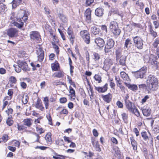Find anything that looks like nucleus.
<instances>
[{
    "mask_svg": "<svg viewBox=\"0 0 159 159\" xmlns=\"http://www.w3.org/2000/svg\"><path fill=\"white\" fill-rule=\"evenodd\" d=\"M68 80H69V83L71 85H72L73 87H75V85L74 83L73 82H72V80L71 79V78L69 76H68Z\"/></svg>",
    "mask_w": 159,
    "mask_h": 159,
    "instance_id": "obj_63",
    "label": "nucleus"
},
{
    "mask_svg": "<svg viewBox=\"0 0 159 159\" xmlns=\"http://www.w3.org/2000/svg\"><path fill=\"white\" fill-rule=\"evenodd\" d=\"M59 67V65L57 62L52 65V69L53 71H56L57 70Z\"/></svg>",
    "mask_w": 159,
    "mask_h": 159,
    "instance_id": "obj_43",
    "label": "nucleus"
},
{
    "mask_svg": "<svg viewBox=\"0 0 159 159\" xmlns=\"http://www.w3.org/2000/svg\"><path fill=\"white\" fill-rule=\"evenodd\" d=\"M36 131L39 134H41L45 132L44 130L42 128H39V127H37L36 128Z\"/></svg>",
    "mask_w": 159,
    "mask_h": 159,
    "instance_id": "obj_54",
    "label": "nucleus"
},
{
    "mask_svg": "<svg viewBox=\"0 0 159 159\" xmlns=\"http://www.w3.org/2000/svg\"><path fill=\"white\" fill-rule=\"evenodd\" d=\"M38 55V60L39 62H42L44 58V52L40 47L37 50Z\"/></svg>",
    "mask_w": 159,
    "mask_h": 159,
    "instance_id": "obj_13",
    "label": "nucleus"
},
{
    "mask_svg": "<svg viewBox=\"0 0 159 159\" xmlns=\"http://www.w3.org/2000/svg\"><path fill=\"white\" fill-rule=\"evenodd\" d=\"M52 44L53 46L54 49H55V51L56 53L57 54H58L59 52V47L57 45H56L53 42H52Z\"/></svg>",
    "mask_w": 159,
    "mask_h": 159,
    "instance_id": "obj_45",
    "label": "nucleus"
},
{
    "mask_svg": "<svg viewBox=\"0 0 159 159\" xmlns=\"http://www.w3.org/2000/svg\"><path fill=\"white\" fill-rule=\"evenodd\" d=\"M61 114H64L67 115L68 113V111L65 109H62V110L60 112Z\"/></svg>",
    "mask_w": 159,
    "mask_h": 159,
    "instance_id": "obj_62",
    "label": "nucleus"
},
{
    "mask_svg": "<svg viewBox=\"0 0 159 159\" xmlns=\"http://www.w3.org/2000/svg\"><path fill=\"white\" fill-rule=\"evenodd\" d=\"M130 112L133 113L137 117L139 116L140 115L139 111L135 107L133 108V110H132V111H130Z\"/></svg>",
    "mask_w": 159,
    "mask_h": 159,
    "instance_id": "obj_49",
    "label": "nucleus"
},
{
    "mask_svg": "<svg viewBox=\"0 0 159 159\" xmlns=\"http://www.w3.org/2000/svg\"><path fill=\"white\" fill-rule=\"evenodd\" d=\"M30 36L32 39L35 41L37 43L39 42L41 39L40 35L37 31H32L30 32Z\"/></svg>",
    "mask_w": 159,
    "mask_h": 159,
    "instance_id": "obj_8",
    "label": "nucleus"
},
{
    "mask_svg": "<svg viewBox=\"0 0 159 159\" xmlns=\"http://www.w3.org/2000/svg\"><path fill=\"white\" fill-rule=\"evenodd\" d=\"M115 150L116 154V155L118 158H120L121 156V154L119 148L118 147H116L115 148Z\"/></svg>",
    "mask_w": 159,
    "mask_h": 159,
    "instance_id": "obj_46",
    "label": "nucleus"
},
{
    "mask_svg": "<svg viewBox=\"0 0 159 159\" xmlns=\"http://www.w3.org/2000/svg\"><path fill=\"white\" fill-rule=\"evenodd\" d=\"M126 108L130 112L133 110V108L135 107L134 105L129 100H126L125 102Z\"/></svg>",
    "mask_w": 159,
    "mask_h": 159,
    "instance_id": "obj_20",
    "label": "nucleus"
},
{
    "mask_svg": "<svg viewBox=\"0 0 159 159\" xmlns=\"http://www.w3.org/2000/svg\"><path fill=\"white\" fill-rule=\"evenodd\" d=\"M121 77L124 81H129L130 79L128 75L124 71H122L120 73Z\"/></svg>",
    "mask_w": 159,
    "mask_h": 159,
    "instance_id": "obj_27",
    "label": "nucleus"
},
{
    "mask_svg": "<svg viewBox=\"0 0 159 159\" xmlns=\"http://www.w3.org/2000/svg\"><path fill=\"white\" fill-rule=\"evenodd\" d=\"M35 107L36 108L39 109L42 111H43L44 109V107L42 106L41 102L40 100H37Z\"/></svg>",
    "mask_w": 159,
    "mask_h": 159,
    "instance_id": "obj_29",
    "label": "nucleus"
},
{
    "mask_svg": "<svg viewBox=\"0 0 159 159\" xmlns=\"http://www.w3.org/2000/svg\"><path fill=\"white\" fill-rule=\"evenodd\" d=\"M133 39L135 47L138 49H142L143 48V41L142 38L140 36H136L133 37Z\"/></svg>",
    "mask_w": 159,
    "mask_h": 159,
    "instance_id": "obj_5",
    "label": "nucleus"
},
{
    "mask_svg": "<svg viewBox=\"0 0 159 159\" xmlns=\"http://www.w3.org/2000/svg\"><path fill=\"white\" fill-rule=\"evenodd\" d=\"M34 134L35 135V137H36V139L35 141V142H37L41 143L42 144L46 145V144H44L43 143H41L40 141H39V139L40 138V136L39 135V134H37L36 133H34Z\"/></svg>",
    "mask_w": 159,
    "mask_h": 159,
    "instance_id": "obj_51",
    "label": "nucleus"
},
{
    "mask_svg": "<svg viewBox=\"0 0 159 159\" xmlns=\"http://www.w3.org/2000/svg\"><path fill=\"white\" fill-rule=\"evenodd\" d=\"M157 56L153 54H151L150 55L148 62L157 66L159 64V62L157 61Z\"/></svg>",
    "mask_w": 159,
    "mask_h": 159,
    "instance_id": "obj_11",
    "label": "nucleus"
},
{
    "mask_svg": "<svg viewBox=\"0 0 159 159\" xmlns=\"http://www.w3.org/2000/svg\"><path fill=\"white\" fill-rule=\"evenodd\" d=\"M28 99V96L26 95H24L22 98V102L24 104H25L27 103Z\"/></svg>",
    "mask_w": 159,
    "mask_h": 159,
    "instance_id": "obj_42",
    "label": "nucleus"
},
{
    "mask_svg": "<svg viewBox=\"0 0 159 159\" xmlns=\"http://www.w3.org/2000/svg\"><path fill=\"white\" fill-rule=\"evenodd\" d=\"M110 29L111 31L115 35L118 36L120 34V30L118 27L117 23L115 21L111 22Z\"/></svg>",
    "mask_w": 159,
    "mask_h": 159,
    "instance_id": "obj_4",
    "label": "nucleus"
},
{
    "mask_svg": "<svg viewBox=\"0 0 159 159\" xmlns=\"http://www.w3.org/2000/svg\"><path fill=\"white\" fill-rule=\"evenodd\" d=\"M58 30L59 32V33L61 35V37L62 38L63 40H65L66 38L65 37V36L64 35V34L63 32L61 30L59 29H58Z\"/></svg>",
    "mask_w": 159,
    "mask_h": 159,
    "instance_id": "obj_56",
    "label": "nucleus"
},
{
    "mask_svg": "<svg viewBox=\"0 0 159 159\" xmlns=\"http://www.w3.org/2000/svg\"><path fill=\"white\" fill-rule=\"evenodd\" d=\"M104 10L101 7H99L95 10V14L97 16L102 17L104 14Z\"/></svg>",
    "mask_w": 159,
    "mask_h": 159,
    "instance_id": "obj_16",
    "label": "nucleus"
},
{
    "mask_svg": "<svg viewBox=\"0 0 159 159\" xmlns=\"http://www.w3.org/2000/svg\"><path fill=\"white\" fill-rule=\"evenodd\" d=\"M126 60V57L125 56H123L121 57L119 60V65L122 66H125L126 65L125 61Z\"/></svg>",
    "mask_w": 159,
    "mask_h": 159,
    "instance_id": "obj_32",
    "label": "nucleus"
},
{
    "mask_svg": "<svg viewBox=\"0 0 159 159\" xmlns=\"http://www.w3.org/2000/svg\"><path fill=\"white\" fill-rule=\"evenodd\" d=\"M22 2V0H13L12 2V8L14 9L16 7L17 5L20 4Z\"/></svg>",
    "mask_w": 159,
    "mask_h": 159,
    "instance_id": "obj_30",
    "label": "nucleus"
},
{
    "mask_svg": "<svg viewBox=\"0 0 159 159\" xmlns=\"http://www.w3.org/2000/svg\"><path fill=\"white\" fill-rule=\"evenodd\" d=\"M159 45V38L156 39L152 43V45L154 48H157Z\"/></svg>",
    "mask_w": 159,
    "mask_h": 159,
    "instance_id": "obj_39",
    "label": "nucleus"
},
{
    "mask_svg": "<svg viewBox=\"0 0 159 159\" xmlns=\"http://www.w3.org/2000/svg\"><path fill=\"white\" fill-rule=\"evenodd\" d=\"M127 87L129 89H131L133 91H135L137 90L138 87L137 85L135 84H128L127 85Z\"/></svg>",
    "mask_w": 159,
    "mask_h": 159,
    "instance_id": "obj_37",
    "label": "nucleus"
},
{
    "mask_svg": "<svg viewBox=\"0 0 159 159\" xmlns=\"http://www.w3.org/2000/svg\"><path fill=\"white\" fill-rule=\"evenodd\" d=\"M149 34L154 38L156 37L157 35V33L153 30V28L151 25L148 26Z\"/></svg>",
    "mask_w": 159,
    "mask_h": 159,
    "instance_id": "obj_25",
    "label": "nucleus"
},
{
    "mask_svg": "<svg viewBox=\"0 0 159 159\" xmlns=\"http://www.w3.org/2000/svg\"><path fill=\"white\" fill-rule=\"evenodd\" d=\"M122 49L120 48H118L116 49L115 54L116 61H118L122 57Z\"/></svg>",
    "mask_w": 159,
    "mask_h": 159,
    "instance_id": "obj_19",
    "label": "nucleus"
},
{
    "mask_svg": "<svg viewBox=\"0 0 159 159\" xmlns=\"http://www.w3.org/2000/svg\"><path fill=\"white\" fill-rule=\"evenodd\" d=\"M141 135L142 137L143 138V139L145 141H147V140L149 139V135H150V134L149 132H148V134L146 131L143 132L141 133Z\"/></svg>",
    "mask_w": 159,
    "mask_h": 159,
    "instance_id": "obj_28",
    "label": "nucleus"
},
{
    "mask_svg": "<svg viewBox=\"0 0 159 159\" xmlns=\"http://www.w3.org/2000/svg\"><path fill=\"white\" fill-rule=\"evenodd\" d=\"M93 59L96 62L98 61L100 58V55L96 52H93Z\"/></svg>",
    "mask_w": 159,
    "mask_h": 159,
    "instance_id": "obj_40",
    "label": "nucleus"
},
{
    "mask_svg": "<svg viewBox=\"0 0 159 159\" xmlns=\"http://www.w3.org/2000/svg\"><path fill=\"white\" fill-rule=\"evenodd\" d=\"M7 11L6 6L2 3H0V14H2L5 13Z\"/></svg>",
    "mask_w": 159,
    "mask_h": 159,
    "instance_id": "obj_33",
    "label": "nucleus"
},
{
    "mask_svg": "<svg viewBox=\"0 0 159 159\" xmlns=\"http://www.w3.org/2000/svg\"><path fill=\"white\" fill-rule=\"evenodd\" d=\"M28 16L25 11L20 9L18 11L16 17L17 21L18 22L14 21L12 23L13 25L17 27L19 29H21L23 26L24 23L22 21L25 22L27 20Z\"/></svg>",
    "mask_w": 159,
    "mask_h": 159,
    "instance_id": "obj_1",
    "label": "nucleus"
},
{
    "mask_svg": "<svg viewBox=\"0 0 159 159\" xmlns=\"http://www.w3.org/2000/svg\"><path fill=\"white\" fill-rule=\"evenodd\" d=\"M14 67L15 68V71L17 73H19L21 71V68L20 66H19V65H16L15 66L14 65Z\"/></svg>",
    "mask_w": 159,
    "mask_h": 159,
    "instance_id": "obj_53",
    "label": "nucleus"
},
{
    "mask_svg": "<svg viewBox=\"0 0 159 159\" xmlns=\"http://www.w3.org/2000/svg\"><path fill=\"white\" fill-rule=\"evenodd\" d=\"M47 117L49 121V124L50 125H52V120L50 116V114H49L48 116H47Z\"/></svg>",
    "mask_w": 159,
    "mask_h": 159,
    "instance_id": "obj_58",
    "label": "nucleus"
},
{
    "mask_svg": "<svg viewBox=\"0 0 159 159\" xmlns=\"http://www.w3.org/2000/svg\"><path fill=\"white\" fill-rule=\"evenodd\" d=\"M18 32L16 29L11 28L7 30V34L9 37L12 38L16 36Z\"/></svg>",
    "mask_w": 159,
    "mask_h": 159,
    "instance_id": "obj_10",
    "label": "nucleus"
},
{
    "mask_svg": "<svg viewBox=\"0 0 159 159\" xmlns=\"http://www.w3.org/2000/svg\"><path fill=\"white\" fill-rule=\"evenodd\" d=\"M115 80L117 85L122 83L120 78L118 76L115 77Z\"/></svg>",
    "mask_w": 159,
    "mask_h": 159,
    "instance_id": "obj_57",
    "label": "nucleus"
},
{
    "mask_svg": "<svg viewBox=\"0 0 159 159\" xmlns=\"http://www.w3.org/2000/svg\"><path fill=\"white\" fill-rule=\"evenodd\" d=\"M113 64L112 60L110 59H106L104 61V67L108 69Z\"/></svg>",
    "mask_w": 159,
    "mask_h": 159,
    "instance_id": "obj_18",
    "label": "nucleus"
},
{
    "mask_svg": "<svg viewBox=\"0 0 159 159\" xmlns=\"http://www.w3.org/2000/svg\"><path fill=\"white\" fill-rule=\"evenodd\" d=\"M69 38L70 39V41L72 43H73L74 41V39L75 38V36L74 34L70 35H69Z\"/></svg>",
    "mask_w": 159,
    "mask_h": 159,
    "instance_id": "obj_55",
    "label": "nucleus"
},
{
    "mask_svg": "<svg viewBox=\"0 0 159 159\" xmlns=\"http://www.w3.org/2000/svg\"><path fill=\"white\" fill-rule=\"evenodd\" d=\"M122 119L125 123L127 124L128 122V115L125 113H123L121 114Z\"/></svg>",
    "mask_w": 159,
    "mask_h": 159,
    "instance_id": "obj_36",
    "label": "nucleus"
},
{
    "mask_svg": "<svg viewBox=\"0 0 159 159\" xmlns=\"http://www.w3.org/2000/svg\"><path fill=\"white\" fill-rule=\"evenodd\" d=\"M133 46L132 42L130 39L129 38L127 39L125 42L124 48H126L127 50H129L130 51L132 50L131 49V47Z\"/></svg>",
    "mask_w": 159,
    "mask_h": 159,
    "instance_id": "obj_22",
    "label": "nucleus"
},
{
    "mask_svg": "<svg viewBox=\"0 0 159 159\" xmlns=\"http://www.w3.org/2000/svg\"><path fill=\"white\" fill-rule=\"evenodd\" d=\"M95 42L97 45L100 47H102L104 45V40L100 38H97L95 39Z\"/></svg>",
    "mask_w": 159,
    "mask_h": 159,
    "instance_id": "obj_21",
    "label": "nucleus"
},
{
    "mask_svg": "<svg viewBox=\"0 0 159 159\" xmlns=\"http://www.w3.org/2000/svg\"><path fill=\"white\" fill-rule=\"evenodd\" d=\"M94 0H86V6H89L91 5L94 2Z\"/></svg>",
    "mask_w": 159,
    "mask_h": 159,
    "instance_id": "obj_60",
    "label": "nucleus"
},
{
    "mask_svg": "<svg viewBox=\"0 0 159 159\" xmlns=\"http://www.w3.org/2000/svg\"><path fill=\"white\" fill-rule=\"evenodd\" d=\"M6 123L9 126H10L13 124V121L10 118H8L7 120Z\"/></svg>",
    "mask_w": 159,
    "mask_h": 159,
    "instance_id": "obj_52",
    "label": "nucleus"
},
{
    "mask_svg": "<svg viewBox=\"0 0 159 159\" xmlns=\"http://www.w3.org/2000/svg\"><path fill=\"white\" fill-rule=\"evenodd\" d=\"M108 84L107 83H106L103 86L97 87L94 86V89L97 91L98 93H104L107 90L108 88Z\"/></svg>",
    "mask_w": 159,
    "mask_h": 159,
    "instance_id": "obj_9",
    "label": "nucleus"
},
{
    "mask_svg": "<svg viewBox=\"0 0 159 159\" xmlns=\"http://www.w3.org/2000/svg\"><path fill=\"white\" fill-rule=\"evenodd\" d=\"M147 71V67L144 66L137 71L132 72V73L136 78L142 79L145 77Z\"/></svg>",
    "mask_w": 159,
    "mask_h": 159,
    "instance_id": "obj_3",
    "label": "nucleus"
},
{
    "mask_svg": "<svg viewBox=\"0 0 159 159\" xmlns=\"http://www.w3.org/2000/svg\"><path fill=\"white\" fill-rule=\"evenodd\" d=\"M31 121H32V120L31 119H25L23 120L24 125L30 127L32 125Z\"/></svg>",
    "mask_w": 159,
    "mask_h": 159,
    "instance_id": "obj_35",
    "label": "nucleus"
},
{
    "mask_svg": "<svg viewBox=\"0 0 159 159\" xmlns=\"http://www.w3.org/2000/svg\"><path fill=\"white\" fill-rule=\"evenodd\" d=\"M146 83L147 85V88L152 90L157 89L158 84L157 78L152 75H149L147 77Z\"/></svg>",
    "mask_w": 159,
    "mask_h": 159,
    "instance_id": "obj_2",
    "label": "nucleus"
},
{
    "mask_svg": "<svg viewBox=\"0 0 159 159\" xmlns=\"http://www.w3.org/2000/svg\"><path fill=\"white\" fill-rule=\"evenodd\" d=\"M91 140L92 143L96 150L98 152H100L101 149L99 144L98 141L95 140L93 138H91Z\"/></svg>",
    "mask_w": 159,
    "mask_h": 159,
    "instance_id": "obj_14",
    "label": "nucleus"
},
{
    "mask_svg": "<svg viewBox=\"0 0 159 159\" xmlns=\"http://www.w3.org/2000/svg\"><path fill=\"white\" fill-rule=\"evenodd\" d=\"M139 87L140 89L146 88H147V84H142L139 85Z\"/></svg>",
    "mask_w": 159,
    "mask_h": 159,
    "instance_id": "obj_64",
    "label": "nucleus"
},
{
    "mask_svg": "<svg viewBox=\"0 0 159 159\" xmlns=\"http://www.w3.org/2000/svg\"><path fill=\"white\" fill-rule=\"evenodd\" d=\"M55 143L56 144L60 146H62L64 145V142L63 139H59L56 140Z\"/></svg>",
    "mask_w": 159,
    "mask_h": 159,
    "instance_id": "obj_50",
    "label": "nucleus"
},
{
    "mask_svg": "<svg viewBox=\"0 0 159 159\" xmlns=\"http://www.w3.org/2000/svg\"><path fill=\"white\" fill-rule=\"evenodd\" d=\"M49 101V100H48V97H46L44 98L43 102L46 109H48V108Z\"/></svg>",
    "mask_w": 159,
    "mask_h": 159,
    "instance_id": "obj_44",
    "label": "nucleus"
},
{
    "mask_svg": "<svg viewBox=\"0 0 159 159\" xmlns=\"http://www.w3.org/2000/svg\"><path fill=\"white\" fill-rule=\"evenodd\" d=\"M101 97L104 101L107 103H109L111 100L112 95L111 94L108 93L105 95H102Z\"/></svg>",
    "mask_w": 159,
    "mask_h": 159,
    "instance_id": "obj_17",
    "label": "nucleus"
},
{
    "mask_svg": "<svg viewBox=\"0 0 159 159\" xmlns=\"http://www.w3.org/2000/svg\"><path fill=\"white\" fill-rule=\"evenodd\" d=\"M84 16L85 17V20L88 23H90L91 21V11L90 9H86L85 12Z\"/></svg>",
    "mask_w": 159,
    "mask_h": 159,
    "instance_id": "obj_15",
    "label": "nucleus"
},
{
    "mask_svg": "<svg viewBox=\"0 0 159 159\" xmlns=\"http://www.w3.org/2000/svg\"><path fill=\"white\" fill-rule=\"evenodd\" d=\"M93 78L96 81H98L99 83H101L102 81L101 76L98 75H95Z\"/></svg>",
    "mask_w": 159,
    "mask_h": 159,
    "instance_id": "obj_47",
    "label": "nucleus"
},
{
    "mask_svg": "<svg viewBox=\"0 0 159 159\" xmlns=\"http://www.w3.org/2000/svg\"><path fill=\"white\" fill-rule=\"evenodd\" d=\"M69 89L70 95V98L71 99H74L75 98V90L70 86L69 87Z\"/></svg>",
    "mask_w": 159,
    "mask_h": 159,
    "instance_id": "obj_31",
    "label": "nucleus"
},
{
    "mask_svg": "<svg viewBox=\"0 0 159 159\" xmlns=\"http://www.w3.org/2000/svg\"><path fill=\"white\" fill-rule=\"evenodd\" d=\"M142 111L143 115L146 116H149L151 113V109L149 108H143Z\"/></svg>",
    "mask_w": 159,
    "mask_h": 159,
    "instance_id": "obj_26",
    "label": "nucleus"
},
{
    "mask_svg": "<svg viewBox=\"0 0 159 159\" xmlns=\"http://www.w3.org/2000/svg\"><path fill=\"white\" fill-rule=\"evenodd\" d=\"M53 76L60 78L64 76V75L61 71H59L55 73L53 75Z\"/></svg>",
    "mask_w": 159,
    "mask_h": 159,
    "instance_id": "obj_38",
    "label": "nucleus"
},
{
    "mask_svg": "<svg viewBox=\"0 0 159 159\" xmlns=\"http://www.w3.org/2000/svg\"><path fill=\"white\" fill-rule=\"evenodd\" d=\"M131 145L133 146V149L134 150H136L137 149V143L136 141L133 139H130Z\"/></svg>",
    "mask_w": 159,
    "mask_h": 159,
    "instance_id": "obj_41",
    "label": "nucleus"
},
{
    "mask_svg": "<svg viewBox=\"0 0 159 159\" xmlns=\"http://www.w3.org/2000/svg\"><path fill=\"white\" fill-rule=\"evenodd\" d=\"M8 136L7 134L4 135L2 139H2L4 143L6 142L8 140Z\"/></svg>",
    "mask_w": 159,
    "mask_h": 159,
    "instance_id": "obj_61",
    "label": "nucleus"
},
{
    "mask_svg": "<svg viewBox=\"0 0 159 159\" xmlns=\"http://www.w3.org/2000/svg\"><path fill=\"white\" fill-rule=\"evenodd\" d=\"M80 35L84 41L87 43L89 44L90 42L89 34L87 30L81 31Z\"/></svg>",
    "mask_w": 159,
    "mask_h": 159,
    "instance_id": "obj_7",
    "label": "nucleus"
},
{
    "mask_svg": "<svg viewBox=\"0 0 159 159\" xmlns=\"http://www.w3.org/2000/svg\"><path fill=\"white\" fill-rule=\"evenodd\" d=\"M17 64L20 66L21 69L23 71H27L29 70L28 66L25 61L19 60L18 61Z\"/></svg>",
    "mask_w": 159,
    "mask_h": 159,
    "instance_id": "obj_12",
    "label": "nucleus"
},
{
    "mask_svg": "<svg viewBox=\"0 0 159 159\" xmlns=\"http://www.w3.org/2000/svg\"><path fill=\"white\" fill-rule=\"evenodd\" d=\"M91 31L92 34L94 35H97L99 34L100 30L99 28H97L95 26H93L91 27Z\"/></svg>",
    "mask_w": 159,
    "mask_h": 159,
    "instance_id": "obj_24",
    "label": "nucleus"
},
{
    "mask_svg": "<svg viewBox=\"0 0 159 159\" xmlns=\"http://www.w3.org/2000/svg\"><path fill=\"white\" fill-rule=\"evenodd\" d=\"M55 156H53V158L55 159H65V157L62 155L57 154V153H55Z\"/></svg>",
    "mask_w": 159,
    "mask_h": 159,
    "instance_id": "obj_48",
    "label": "nucleus"
},
{
    "mask_svg": "<svg viewBox=\"0 0 159 159\" xmlns=\"http://www.w3.org/2000/svg\"><path fill=\"white\" fill-rule=\"evenodd\" d=\"M115 42L112 39L107 40L104 49L105 52L106 53H108L110 51V49L112 48L114 45Z\"/></svg>",
    "mask_w": 159,
    "mask_h": 159,
    "instance_id": "obj_6",
    "label": "nucleus"
},
{
    "mask_svg": "<svg viewBox=\"0 0 159 159\" xmlns=\"http://www.w3.org/2000/svg\"><path fill=\"white\" fill-rule=\"evenodd\" d=\"M52 134L50 132H48L44 137L46 143L48 144H51L52 142Z\"/></svg>",
    "mask_w": 159,
    "mask_h": 159,
    "instance_id": "obj_23",
    "label": "nucleus"
},
{
    "mask_svg": "<svg viewBox=\"0 0 159 159\" xmlns=\"http://www.w3.org/2000/svg\"><path fill=\"white\" fill-rule=\"evenodd\" d=\"M53 32L54 31L52 30V29H50L49 30V32L50 35L52 36V38L53 39H55L56 36L53 33Z\"/></svg>",
    "mask_w": 159,
    "mask_h": 159,
    "instance_id": "obj_59",
    "label": "nucleus"
},
{
    "mask_svg": "<svg viewBox=\"0 0 159 159\" xmlns=\"http://www.w3.org/2000/svg\"><path fill=\"white\" fill-rule=\"evenodd\" d=\"M58 16L63 23H66L67 22V19L63 14L61 13L58 14Z\"/></svg>",
    "mask_w": 159,
    "mask_h": 159,
    "instance_id": "obj_34",
    "label": "nucleus"
}]
</instances>
